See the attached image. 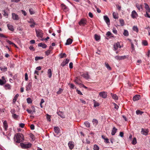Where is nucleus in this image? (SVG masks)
Masks as SVG:
<instances>
[{
    "mask_svg": "<svg viewBox=\"0 0 150 150\" xmlns=\"http://www.w3.org/2000/svg\"><path fill=\"white\" fill-rule=\"evenodd\" d=\"M14 139L15 142L18 143L23 142L24 140L23 135L20 133H17L14 135Z\"/></svg>",
    "mask_w": 150,
    "mask_h": 150,
    "instance_id": "f257e3e1",
    "label": "nucleus"
},
{
    "mask_svg": "<svg viewBox=\"0 0 150 150\" xmlns=\"http://www.w3.org/2000/svg\"><path fill=\"white\" fill-rule=\"evenodd\" d=\"M92 122L93 125H95V126L98 125V121L97 120L95 119H93Z\"/></svg>",
    "mask_w": 150,
    "mask_h": 150,
    "instance_id": "473e14b6",
    "label": "nucleus"
},
{
    "mask_svg": "<svg viewBox=\"0 0 150 150\" xmlns=\"http://www.w3.org/2000/svg\"><path fill=\"white\" fill-rule=\"evenodd\" d=\"M6 82V81H4L1 79H0V85H2L4 84Z\"/></svg>",
    "mask_w": 150,
    "mask_h": 150,
    "instance_id": "09e8293b",
    "label": "nucleus"
},
{
    "mask_svg": "<svg viewBox=\"0 0 150 150\" xmlns=\"http://www.w3.org/2000/svg\"><path fill=\"white\" fill-rule=\"evenodd\" d=\"M99 96L103 98H106L107 96V93L106 92L102 91L99 93Z\"/></svg>",
    "mask_w": 150,
    "mask_h": 150,
    "instance_id": "7ed1b4c3",
    "label": "nucleus"
},
{
    "mask_svg": "<svg viewBox=\"0 0 150 150\" xmlns=\"http://www.w3.org/2000/svg\"><path fill=\"white\" fill-rule=\"evenodd\" d=\"M61 6L62 9L64 12H66L69 11V8L64 4H61Z\"/></svg>",
    "mask_w": 150,
    "mask_h": 150,
    "instance_id": "423d86ee",
    "label": "nucleus"
},
{
    "mask_svg": "<svg viewBox=\"0 0 150 150\" xmlns=\"http://www.w3.org/2000/svg\"><path fill=\"white\" fill-rule=\"evenodd\" d=\"M35 31L37 37H39L41 38H42V37L43 33L42 31V30H35Z\"/></svg>",
    "mask_w": 150,
    "mask_h": 150,
    "instance_id": "20e7f679",
    "label": "nucleus"
},
{
    "mask_svg": "<svg viewBox=\"0 0 150 150\" xmlns=\"http://www.w3.org/2000/svg\"><path fill=\"white\" fill-rule=\"evenodd\" d=\"M95 38L96 40L98 41L100 39V37L98 35L95 34Z\"/></svg>",
    "mask_w": 150,
    "mask_h": 150,
    "instance_id": "4c0bfd02",
    "label": "nucleus"
},
{
    "mask_svg": "<svg viewBox=\"0 0 150 150\" xmlns=\"http://www.w3.org/2000/svg\"><path fill=\"white\" fill-rule=\"evenodd\" d=\"M93 149L94 150H99V148L97 145L95 144L93 146Z\"/></svg>",
    "mask_w": 150,
    "mask_h": 150,
    "instance_id": "37998d69",
    "label": "nucleus"
},
{
    "mask_svg": "<svg viewBox=\"0 0 150 150\" xmlns=\"http://www.w3.org/2000/svg\"><path fill=\"white\" fill-rule=\"evenodd\" d=\"M27 102L28 103H31L32 102L31 99L30 98H28L27 99Z\"/></svg>",
    "mask_w": 150,
    "mask_h": 150,
    "instance_id": "3c124183",
    "label": "nucleus"
},
{
    "mask_svg": "<svg viewBox=\"0 0 150 150\" xmlns=\"http://www.w3.org/2000/svg\"><path fill=\"white\" fill-rule=\"evenodd\" d=\"M54 130L55 132L57 133L58 134L59 133V129L58 127H55L54 128Z\"/></svg>",
    "mask_w": 150,
    "mask_h": 150,
    "instance_id": "c756f323",
    "label": "nucleus"
},
{
    "mask_svg": "<svg viewBox=\"0 0 150 150\" xmlns=\"http://www.w3.org/2000/svg\"><path fill=\"white\" fill-rule=\"evenodd\" d=\"M51 52V50H49L47 51H45V53L46 55L48 56L50 53Z\"/></svg>",
    "mask_w": 150,
    "mask_h": 150,
    "instance_id": "8fccbe9b",
    "label": "nucleus"
},
{
    "mask_svg": "<svg viewBox=\"0 0 150 150\" xmlns=\"http://www.w3.org/2000/svg\"><path fill=\"white\" fill-rule=\"evenodd\" d=\"M144 46H146L148 45V43L146 40H144L142 42Z\"/></svg>",
    "mask_w": 150,
    "mask_h": 150,
    "instance_id": "5fc2aeb1",
    "label": "nucleus"
},
{
    "mask_svg": "<svg viewBox=\"0 0 150 150\" xmlns=\"http://www.w3.org/2000/svg\"><path fill=\"white\" fill-rule=\"evenodd\" d=\"M7 26L8 29L11 31H13L14 30V28L13 27V26L12 25L8 24H7Z\"/></svg>",
    "mask_w": 150,
    "mask_h": 150,
    "instance_id": "5701e85b",
    "label": "nucleus"
},
{
    "mask_svg": "<svg viewBox=\"0 0 150 150\" xmlns=\"http://www.w3.org/2000/svg\"><path fill=\"white\" fill-rule=\"evenodd\" d=\"M47 115V120L49 121H51L50 119V116L48 114L46 115Z\"/></svg>",
    "mask_w": 150,
    "mask_h": 150,
    "instance_id": "4d7b16f0",
    "label": "nucleus"
},
{
    "mask_svg": "<svg viewBox=\"0 0 150 150\" xmlns=\"http://www.w3.org/2000/svg\"><path fill=\"white\" fill-rule=\"evenodd\" d=\"M133 30L137 33L138 32V29L137 26H134L133 27Z\"/></svg>",
    "mask_w": 150,
    "mask_h": 150,
    "instance_id": "c03bdc74",
    "label": "nucleus"
},
{
    "mask_svg": "<svg viewBox=\"0 0 150 150\" xmlns=\"http://www.w3.org/2000/svg\"><path fill=\"white\" fill-rule=\"evenodd\" d=\"M43 57H35V59L37 61L38 60L42 59Z\"/></svg>",
    "mask_w": 150,
    "mask_h": 150,
    "instance_id": "49530a36",
    "label": "nucleus"
},
{
    "mask_svg": "<svg viewBox=\"0 0 150 150\" xmlns=\"http://www.w3.org/2000/svg\"><path fill=\"white\" fill-rule=\"evenodd\" d=\"M82 76L87 79H90V76L87 72L84 73L82 74Z\"/></svg>",
    "mask_w": 150,
    "mask_h": 150,
    "instance_id": "4468645a",
    "label": "nucleus"
},
{
    "mask_svg": "<svg viewBox=\"0 0 150 150\" xmlns=\"http://www.w3.org/2000/svg\"><path fill=\"white\" fill-rule=\"evenodd\" d=\"M6 42L8 43L10 45H13L14 44V43H13L11 41H10L8 40H6Z\"/></svg>",
    "mask_w": 150,
    "mask_h": 150,
    "instance_id": "e2e57ef3",
    "label": "nucleus"
},
{
    "mask_svg": "<svg viewBox=\"0 0 150 150\" xmlns=\"http://www.w3.org/2000/svg\"><path fill=\"white\" fill-rule=\"evenodd\" d=\"M30 128L31 129L33 130L35 129V126L34 125L32 124L30 126Z\"/></svg>",
    "mask_w": 150,
    "mask_h": 150,
    "instance_id": "338daca9",
    "label": "nucleus"
},
{
    "mask_svg": "<svg viewBox=\"0 0 150 150\" xmlns=\"http://www.w3.org/2000/svg\"><path fill=\"white\" fill-rule=\"evenodd\" d=\"M105 66L109 70H111V68L110 67L108 63H105Z\"/></svg>",
    "mask_w": 150,
    "mask_h": 150,
    "instance_id": "58836bf2",
    "label": "nucleus"
},
{
    "mask_svg": "<svg viewBox=\"0 0 150 150\" xmlns=\"http://www.w3.org/2000/svg\"><path fill=\"white\" fill-rule=\"evenodd\" d=\"M84 124L85 125V126H86V127H90V124L88 122V121L85 122L84 123Z\"/></svg>",
    "mask_w": 150,
    "mask_h": 150,
    "instance_id": "e433bc0d",
    "label": "nucleus"
},
{
    "mask_svg": "<svg viewBox=\"0 0 150 150\" xmlns=\"http://www.w3.org/2000/svg\"><path fill=\"white\" fill-rule=\"evenodd\" d=\"M132 144H133L134 145H135L137 143V140H136V139L135 138H134L133 139L132 141Z\"/></svg>",
    "mask_w": 150,
    "mask_h": 150,
    "instance_id": "864d4df0",
    "label": "nucleus"
},
{
    "mask_svg": "<svg viewBox=\"0 0 150 150\" xmlns=\"http://www.w3.org/2000/svg\"><path fill=\"white\" fill-rule=\"evenodd\" d=\"M101 137L104 140V142L105 143H110L109 139L107 138L105 136L102 135Z\"/></svg>",
    "mask_w": 150,
    "mask_h": 150,
    "instance_id": "6ab92c4d",
    "label": "nucleus"
},
{
    "mask_svg": "<svg viewBox=\"0 0 150 150\" xmlns=\"http://www.w3.org/2000/svg\"><path fill=\"white\" fill-rule=\"evenodd\" d=\"M16 112V111L15 109H13L11 110V112L12 114V115L13 114H15V113Z\"/></svg>",
    "mask_w": 150,
    "mask_h": 150,
    "instance_id": "680f3d73",
    "label": "nucleus"
},
{
    "mask_svg": "<svg viewBox=\"0 0 150 150\" xmlns=\"http://www.w3.org/2000/svg\"><path fill=\"white\" fill-rule=\"evenodd\" d=\"M136 6L139 11H142L143 9V7L142 5H139L138 4H136Z\"/></svg>",
    "mask_w": 150,
    "mask_h": 150,
    "instance_id": "f3484780",
    "label": "nucleus"
},
{
    "mask_svg": "<svg viewBox=\"0 0 150 150\" xmlns=\"http://www.w3.org/2000/svg\"><path fill=\"white\" fill-rule=\"evenodd\" d=\"M32 86V83L31 82H30L28 83V85L26 86V90L27 91H28L30 90Z\"/></svg>",
    "mask_w": 150,
    "mask_h": 150,
    "instance_id": "dca6fc26",
    "label": "nucleus"
},
{
    "mask_svg": "<svg viewBox=\"0 0 150 150\" xmlns=\"http://www.w3.org/2000/svg\"><path fill=\"white\" fill-rule=\"evenodd\" d=\"M123 35L124 36H127L129 35V33L128 31L127 30H124V32L123 33Z\"/></svg>",
    "mask_w": 150,
    "mask_h": 150,
    "instance_id": "c9c22d12",
    "label": "nucleus"
},
{
    "mask_svg": "<svg viewBox=\"0 0 150 150\" xmlns=\"http://www.w3.org/2000/svg\"><path fill=\"white\" fill-rule=\"evenodd\" d=\"M112 35V34L110 31L106 33V35L107 36H110Z\"/></svg>",
    "mask_w": 150,
    "mask_h": 150,
    "instance_id": "0e129e2a",
    "label": "nucleus"
},
{
    "mask_svg": "<svg viewBox=\"0 0 150 150\" xmlns=\"http://www.w3.org/2000/svg\"><path fill=\"white\" fill-rule=\"evenodd\" d=\"M12 18L14 20L18 21L19 19V17L18 16L14 13H13L12 14Z\"/></svg>",
    "mask_w": 150,
    "mask_h": 150,
    "instance_id": "6e6552de",
    "label": "nucleus"
},
{
    "mask_svg": "<svg viewBox=\"0 0 150 150\" xmlns=\"http://www.w3.org/2000/svg\"><path fill=\"white\" fill-rule=\"evenodd\" d=\"M28 75L27 73H25V79L26 81L28 80Z\"/></svg>",
    "mask_w": 150,
    "mask_h": 150,
    "instance_id": "69168bd1",
    "label": "nucleus"
},
{
    "mask_svg": "<svg viewBox=\"0 0 150 150\" xmlns=\"http://www.w3.org/2000/svg\"><path fill=\"white\" fill-rule=\"evenodd\" d=\"M149 132L148 130L147 129L142 128L141 133L142 134L145 135H147Z\"/></svg>",
    "mask_w": 150,
    "mask_h": 150,
    "instance_id": "9d476101",
    "label": "nucleus"
},
{
    "mask_svg": "<svg viewBox=\"0 0 150 150\" xmlns=\"http://www.w3.org/2000/svg\"><path fill=\"white\" fill-rule=\"evenodd\" d=\"M148 12H146V14L144 15V16L146 17L150 18V15L149 14Z\"/></svg>",
    "mask_w": 150,
    "mask_h": 150,
    "instance_id": "bf43d9fd",
    "label": "nucleus"
},
{
    "mask_svg": "<svg viewBox=\"0 0 150 150\" xmlns=\"http://www.w3.org/2000/svg\"><path fill=\"white\" fill-rule=\"evenodd\" d=\"M114 47L115 50H117L118 48H121V46L120 45V43L118 42L115 44L114 45Z\"/></svg>",
    "mask_w": 150,
    "mask_h": 150,
    "instance_id": "a211bd4d",
    "label": "nucleus"
},
{
    "mask_svg": "<svg viewBox=\"0 0 150 150\" xmlns=\"http://www.w3.org/2000/svg\"><path fill=\"white\" fill-rule=\"evenodd\" d=\"M0 68L1 71H7V67H4V68H2L1 67H0Z\"/></svg>",
    "mask_w": 150,
    "mask_h": 150,
    "instance_id": "79ce46f5",
    "label": "nucleus"
},
{
    "mask_svg": "<svg viewBox=\"0 0 150 150\" xmlns=\"http://www.w3.org/2000/svg\"><path fill=\"white\" fill-rule=\"evenodd\" d=\"M87 21L85 19H82L79 23V24L80 25H84L86 24Z\"/></svg>",
    "mask_w": 150,
    "mask_h": 150,
    "instance_id": "39448f33",
    "label": "nucleus"
},
{
    "mask_svg": "<svg viewBox=\"0 0 150 150\" xmlns=\"http://www.w3.org/2000/svg\"><path fill=\"white\" fill-rule=\"evenodd\" d=\"M145 8L146 10V12L149 13L150 12V8L148 5L146 3H144Z\"/></svg>",
    "mask_w": 150,
    "mask_h": 150,
    "instance_id": "4be33fe9",
    "label": "nucleus"
},
{
    "mask_svg": "<svg viewBox=\"0 0 150 150\" xmlns=\"http://www.w3.org/2000/svg\"><path fill=\"white\" fill-rule=\"evenodd\" d=\"M48 77L49 78H51L52 76V71L50 69H49L48 70Z\"/></svg>",
    "mask_w": 150,
    "mask_h": 150,
    "instance_id": "f704fd0d",
    "label": "nucleus"
},
{
    "mask_svg": "<svg viewBox=\"0 0 150 150\" xmlns=\"http://www.w3.org/2000/svg\"><path fill=\"white\" fill-rule=\"evenodd\" d=\"M4 87L6 89H11V86L9 84L7 83L5 84Z\"/></svg>",
    "mask_w": 150,
    "mask_h": 150,
    "instance_id": "2f4dec72",
    "label": "nucleus"
},
{
    "mask_svg": "<svg viewBox=\"0 0 150 150\" xmlns=\"http://www.w3.org/2000/svg\"><path fill=\"white\" fill-rule=\"evenodd\" d=\"M111 95L113 99L115 100H117L118 99V97L115 94H112L111 93Z\"/></svg>",
    "mask_w": 150,
    "mask_h": 150,
    "instance_id": "c85d7f7f",
    "label": "nucleus"
},
{
    "mask_svg": "<svg viewBox=\"0 0 150 150\" xmlns=\"http://www.w3.org/2000/svg\"><path fill=\"white\" fill-rule=\"evenodd\" d=\"M3 125L6 130L8 128L7 123L6 121H5L3 122Z\"/></svg>",
    "mask_w": 150,
    "mask_h": 150,
    "instance_id": "cd10ccee",
    "label": "nucleus"
},
{
    "mask_svg": "<svg viewBox=\"0 0 150 150\" xmlns=\"http://www.w3.org/2000/svg\"><path fill=\"white\" fill-rule=\"evenodd\" d=\"M59 55L60 56L61 58H63L64 57H67V55L65 53H61Z\"/></svg>",
    "mask_w": 150,
    "mask_h": 150,
    "instance_id": "de8ad7c7",
    "label": "nucleus"
},
{
    "mask_svg": "<svg viewBox=\"0 0 150 150\" xmlns=\"http://www.w3.org/2000/svg\"><path fill=\"white\" fill-rule=\"evenodd\" d=\"M140 98V96L139 95H136L134 96L133 98V100L136 101L138 100Z\"/></svg>",
    "mask_w": 150,
    "mask_h": 150,
    "instance_id": "412c9836",
    "label": "nucleus"
},
{
    "mask_svg": "<svg viewBox=\"0 0 150 150\" xmlns=\"http://www.w3.org/2000/svg\"><path fill=\"white\" fill-rule=\"evenodd\" d=\"M120 25L122 26H123L124 25V22L123 20L120 19Z\"/></svg>",
    "mask_w": 150,
    "mask_h": 150,
    "instance_id": "6e6d98bb",
    "label": "nucleus"
},
{
    "mask_svg": "<svg viewBox=\"0 0 150 150\" xmlns=\"http://www.w3.org/2000/svg\"><path fill=\"white\" fill-rule=\"evenodd\" d=\"M73 64L72 62H70L69 63V67L70 69H71L73 68Z\"/></svg>",
    "mask_w": 150,
    "mask_h": 150,
    "instance_id": "774afa93",
    "label": "nucleus"
},
{
    "mask_svg": "<svg viewBox=\"0 0 150 150\" xmlns=\"http://www.w3.org/2000/svg\"><path fill=\"white\" fill-rule=\"evenodd\" d=\"M93 101L94 103V107H98L99 105V103L96 101L95 100H93Z\"/></svg>",
    "mask_w": 150,
    "mask_h": 150,
    "instance_id": "a19ab883",
    "label": "nucleus"
},
{
    "mask_svg": "<svg viewBox=\"0 0 150 150\" xmlns=\"http://www.w3.org/2000/svg\"><path fill=\"white\" fill-rule=\"evenodd\" d=\"M127 57V56L124 55L123 56H117L115 57V58L117 60H122V59H126Z\"/></svg>",
    "mask_w": 150,
    "mask_h": 150,
    "instance_id": "0eeeda50",
    "label": "nucleus"
},
{
    "mask_svg": "<svg viewBox=\"0 0 150 150\" xmlns=\"http://www.w3.org/2000/svg\"><path fill=\"white\" fill-rule=\"evenodd\" d=\"M104 18L108 25L110 24V19L107 16H104Z\"/></svg>",
    "mask_w": 150,
    "mask_h": 150,
    "instance_id": "aec40b11",
    "label": "nucleus"
},
{
    "mask_svg": "<svg viewBox=\"0 0 150 150\" xmlns=\"http://www.w3.org/2000/svg\"><path fill=\"white\" fill-rule=\"evenodd\" d=\"M38 46L41 47L43 48H45L46 47L47 45L43 43H39L38 44Z\"/></svg>",
    "mask_w": 150,
    "mask_h": 150,
    "instance_id": "393cba45",
    "label": "nucleus"
},
{
    "mask_svg": "<svg viewBox=\"0 0 150 150\" xmlns=\"http://www.w3.org/2000/svg\"><path fill=\"white\" fill-rule=\"evenodd\" d=\"M68 145L70 149L71 150L74 146V143L73 142L70 141L68 143Z\"/></svg>",
    "mask_w": 150,
    "mask_h": 150,
    "instance_id": "1a4fd4ad",
    "label": "nucleus"
},
{
    "mask_svg": "<svg viewBox=\"0 0 150 150\" xmlns=\"http://www.w3.org/2000/svg\"><path fill=\"white\" fill-rule=\"evenodd\" d=\"M131 16L132 18H134L138 16V15L135 11L133 10L132 12Z\"/></svg>",
    "mask_w": 150,
    "mask_h": 150,
    "instance_id": "9b49d317",
    "label": "nucleus"
},
{
    "mask_svg": "<svg viewBox=\"0 0 150 150\" xmlns=\"http://www.w3.org/2000/svg\"><path fill=\"white\" fill-rule=\"evenodd\" d=\"M19 94H16L14 97L13 100V102L14 103H15L18 98V97L19 96Z\"/></svg>",
    "mask_w": 150,
    "mask_h": 150,
    "instance_id": "bb28decb",
    "label": "nucleus"
},
{
    "mask_svg": "<svg viewBox=\"0 0 150 150\" xmlns=\"http://www.w3.org/2000/svg\"><path fill=\"white\" fill-rule=\"evenodd\" d=\"M117 130V129H116L115 127H114L112 129V131L111 133V134L112 135H114L115 133L116 132Z\"/></svg>",
    "mask_w": 150,
    "mask_h": 150,
    "instance_id": "a878e982",
    "label": "nucleus"
},
{
    "mask_svg": "<svg viewBox=\"0 0 150 150\" xmlns=\"http://www.w3.org/2000/svg\"><path fill=\"white\" fill-rule=\"evenodd\" d=\"M12 117L14 119H16L18 118V116L15 114L12 115Z\"/></svg>",
    "mask_w": 150,
    "mask_h": 150,
    "instance_id": "603ef678",
    "label": "nucleus"
},
{
    "mask_svg": "<svg viewBox=\"0 0 150 150\" xmlns=\"http://www.w3.org/2000/svg\"><path fill=\"white\" fill-rule=\"evenodd\" d=\"M113 16L114 18L117 19L118 18V15L117 13H116L115 12H114L113 13Z\"/></svg>",
    "mask_w": 150,
    "mask_h": 150,
    "instance_id": "72a5a7b5",
    "label": "nucleus"
},
{
    "mask_svg": "<svg viewBox=\"0 0 150 150\" xmlns=\"http://www.w3.org/2000/svg\"><path fill=\"white\" fill-rule=\"evenodd\" d=\"M29 12L31 14H33L34 13V12L33 11V10L32 9H30Z\"/></svg>",
    "mask_w": 150,
    "mask_h": 150,
    "instance_id": "052dcab7",
    "label": "nucleus"
},
{
    "mask_svg": "<svg viewBox=\"0 0 150 150\" xmlns=\"http://www.w3.org/2000/svg\"><path fill=\"white\" fill-rule=\"evenodd\" d=\"M20 144L22 148L23 149L29 148L32 145L30 143H28L27 144L21 143Z\"/></svg>",
    "mask_w": 150,
    "mask_h": 150,
    "instance_id": "f03ea898",
    "label": "nucleus"
},
{
    "mask_svg": "<svg viewBox=\"0 0 150 150\" xmlns=\"http://www.w3.org/2000/svg\"><path fill=\"white\" fill-rule=\"evenodd\" d=\"M62 91L63 90L61 88H59V91L57 92V94H61L62 92Z\"/></svg>",
    "mask_w": 150,
    "mask_h": 150,
    "instance_id": "13d9d810",
    "label": "nucleus"
},
{
    "mask_svg": "<svg viewBox=\"0 0 150 150\" xmlns=\"http://www.w3.org/2000/svg\"><path fill=\"white\" fill-rule=\"evenodd\" d=\"M29 23H32V24L30 25V26L31 28H34L35 26V25L36 24L35 23V22L34 21V20L31 18L30 19V21H29Z\"/></svg>",
    "mask_w": 150,
    "mask_h": 150,
    "instance_id": "ddd939ff",
    "label": "nucleus"
},
{
    "mask_svg": "<svg viewBox=\"0 0 150 150\" xmlns=\"http://www.w3.org/2000/svg\"><path fill=\"white\" fill-rule=\"evenodd\" d=\"M143 113V112L139 110H137L136 111V113L137 115L140 114L142 115Z\"/></svg>",
    "mask_w": 150,
    "mask_h": 150,
    "instance_id": "ea45409f",
    "label": "nucleus"
},
{
    "mask_svg": "<svg viewBox=\"0 0 150 150\" xmlns=\"http://www.w3.org/2000/svg\"><path fill=\"white\" fill-rule=\"evenodd\" d=\"M57 113L61 118H64L65 117V115H64L63 112H62L60 111H57Z\"/></svg>",
    "mask_w": 150,
    "mask_h": 150,
    "instance_id": "2eb2a0df",
    "label": "nucleus"
},
{
    "mask_svg": "<svg viewBox=\"0 0 150 150\" xmlns=\"http://www.w3.org/2000/svg\"><path fill=\"white\" fill-rule=\"evenodd\" d=\"M26 111H27V112L29 114H33V112H35V110H33V111L31 110H29L28 109L26 110Z\"/></svg>",
    "mask_w": 150,
    "mask_h": 150,
    "instance_id": "a18cd8bd",
    "label": "nucleus"
},
{
    "mask_svg": "<svg viewBox=\"0 0 150 150\" xmlns=\"http://www.w3.org/2000/svg\"><path fill=\"white\" fill-rule=\"evenodd\" d=\"M69 61V59H67L64 60L61 63V66L62 67H64L66 64H67Z\"/></svg>",
    "mask_w": 150,
    "mask_h": 150,
    "instance_id": "f8f14e48",
    "label": "nucleus"
},
{
    "mask_svg": "<svg viewBox=\"0 0 150 150\" xmlns=\"http://www.w3.org/2000/svg\"><path fill=\"white\" fill-rule=\"evenodd\" d=\"M30 137L32 139L33 141H34L35 140V137L34 135L32 133H30L29 134Z\"/></svg>",
    "mask_w": 150,
    "mask_h": 150,
    "instance_id": "7c9ffc66",
    "label": "nucleus"
},
{
    "mask_svg": "<svg viewBox=\"0 0 150 150\" xmlns=\"http://www.w3.org/2000/svg\"><path fill=\"white\" fill-rule=\"evenodd\" d=\"M72 40L71 39L69 38L67 40L65 45H69L72 43Z\"/></svg>",
    "mask_w": 150,
    "mask_h": 150,
    "instance_id": "b1692460",
    "label": "nucleus"
}]
</instances>
